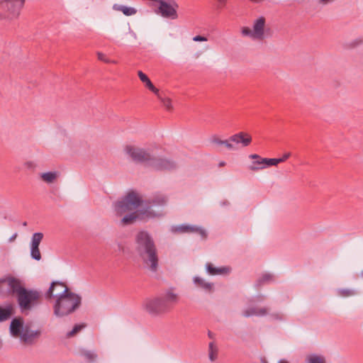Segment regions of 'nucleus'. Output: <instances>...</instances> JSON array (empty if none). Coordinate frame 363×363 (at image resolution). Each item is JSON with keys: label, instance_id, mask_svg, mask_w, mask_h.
Instances as JSON below:
<instances>
[{"label": "nucleus", "instance_id": "obj_1", "mask_svg": "<svg viewBox=\"0 0 363 363\" xmlns=\"http://www.w3.org/2000/svg\"><path fill=\"white\" fill-rule=\"evenodd\" d=\"M8 281V291L15 295L18 308L21 313L28 315L37 309L42 303V293L35 289L25 287L22 281L16 277H11Z\"/></svg>", "mask_w": 363, "mask_h": 363}, {"label": "nucleus", "instance_id": "obj_2", "mask_svg": "<svg viewBox=\"0 0 363 363\" xmlns=\"http://www.w3.org/2000/svg\"><path fill=\"white\" fill-rule=\"evenodd\" d=\"M134 250L144 267L151 272H157L159 267V257L155 240L146 230L138 232L135 236Z\"/></svg>", "mask_w": 363, "mask_h": 363}, {"label": "nucleus", "instance_id": "obj_3", "mask_svg": "<svg viewBox=\"0 0 363 363\" xmlns=\"http://www.w3.org/2000/svg\"><path fill=\"white\" fill-rule=\"evenodd\" d=\"M124 152L133 162L141 163L155 170H173L177 168V164L172 160L157 157L150 149L140 147L133 145H127Z\"/></svg>", "mask_w": 363, "mask_h": 363}, {"label": "nucleus", "instance_id": "obj_4", "mask_svg": "<svg viewBox=\"0 0 363 363\" xmlns=\"http://www.w3.org/2000/svg\"><path fill=\"white\" fill-rule=\"evenodd\" d=\"M167 198L164 195H156L150 199L145 201L143 207L136 211L125 215L121 220L122 225L133 224L136 220H147L163 215L162 208L167 203Z\"/></svg>", "mask_w": 363, "mask_h": 363}, {"label": "nucleus", "instance_id": "obj_5", "mask_svg": "<svg viewBox=\"0 0 363 363\" xmlns=\"http://www.w3.org/2000/svg\"><path fill=\"white\" fill-rule=\"evenodd\" d=\"M61 296L55 299L53 305V313L56 317L69 315L77 310L82 304V296L65 288L60 292Z\"/></svg>", "mask_w": 363, "mask_h": 363}, {"label": "nucleus", "instance_id": "obj_6", "mask_svg": "<svg viewBox=\"0 0 363 363\" xmlns=\"http://www.w3.org/2000/svg\"><path fill=\"white\" fill-rule=\"evenodd\" d=\"M145 204L139 196L134 191L127 194L122 199L113 203V207L117 216H122L123 213L135 210L138 207H143Z\"/></svg>", "mask_w": 363, "mask_h": 363}, {"label": "nucleus", "instance_id": "obj_7", "mask_svg": "<svg viewBox=\"0 0 363 363\" xmlns=\"http://www.w3.org/2000/svg\"><path fill=\"white\" fill-rule=\"evenodd\" d=\"M143 307L152 316H159L169 312L160 296L146 299Z\"/></svg>", "mask_w": 363, "mask_h": 363}, {"label": "nucleus", "instance_id": "obj_8", "mask_svg": "<svg viewBox=\"0 0 363 363\" xmlns=\"http://www.w3.org/2000/svg\"><path fill=\"white\" fill-rule=\"evenodd\" d=\"M158 2L160 4L158 7L159 13L162 17L171 19L177 18V9L179 7V5L174 0H169V3L164 0H158Z\"/></svg>", "mask_w": 363, "mask_h": 363}, {"label": "nucleus", "instance_id": "obj_9", "mask_svg": "<svg viewBox=\"0 0 363 363\" xmlns=\"http://www.w3.org/2000/svg\"><path fill=\"white\" fill-rule=\"evenodd\" d=\"M24 4L25 0H3L0 1V9L6 11L12 17H17Z\"/></svg>", "mask_w": 363, "mask_h": 363}, {"label": "nucleus", "instance_id": "obj_10", "mask_svg": "<svg viewBox=\"0 0 363 363\" xmlns=\"http://www.w3.org/2000/svg\"><path fill=\"white\" fill-rule=\"evenodd\" d=\"M172 231L174 233H195L201 235L202 238H205L207 236L206 232L202 228L196 225L183 224L178 226H174Z\"/></svg>", "mask_w": 363, "mask_h": 363}, {"label": "nucleus", "instance_id": "obj_11", "mask_svg": "<svg viewBox=\"0 0 363 363\" xmlns=\"http://www.w3.org/2000/svg\"><path fill=\"white\" fill-rule=\"evenodd\" d=\"M266 20L263 16H259L253 22L252 33L256 40H262L264 38V28Z\"/></svg>", "mask_w": 363, "mask_h": 363}, {"label": "nucleus", "instance_id": "obj_12", "mask_svg": "<svg viewBox=\"0 0 363 363\" xmlns=\"http://www.w3.org/2000/svg\"><path fill=\"white\" fill-rule=\"evenodd\" d=\"M65 288L68 287L64 283L61 281H53L45 294L46 298H58L59 296H61L60 292L63 291Z\"/></svg>", "mask_w": 363, "mask_h": 363}, {"label": "nucleus", "instance_id": "obj_13", "mask_svg": "<svg viewBox=\"0 0 363 363\" xmlns=\"http://www.w3.org/2000/svg\"><path fill=\"white\" fill-rule=\"evenodd\" d=\"M160 297L164 302L168 311H170L173 306L177 304L179 300V295L174 293L172 289L166 291Z\"/></svg>", "mask_w": 363, "mask_h": 363}, {"label": "nucleus", "instance_id": "obj_14", "mask_svg": "<svg viewBox=\"0 0 363 363\" xmlns=\"http://www.w3.org/2000/svg\"><path fill=\"white\" fill-rule=\"evenodd\" d=\"M230 141H232L235 146L241 144L242 147H247L252 142V138L247 133L239 132L230 136Z\"/></svg>", "mask_w": 363, "mask_h": 363}, {"label": "nucleus", "instance_id": "obj_15", "mask_svg": "<svg viewBox=\"0 0 363 363\" xmlns=\"http://www.w3.org/2000/svg\"><path fill=\"white\" fill-rule=\"evenodd\" d=\"M40 334V330H30L28 325L25 326L24 330L21 334L20 340L26 344H32L35 338Z\"/></svg>", "mask_w": 363, "mask_h": 363}, {"label": "nucleus", "instance_id": "obj_16", "mask_svg": "<svg viewBox=\"0 0 363 363\" xmlns=\"http://www.w3.org/2000/svg\"><path fill=\"white\" fill-rule=\"evenodd\" d=\"M249 158L252 160L251 164L248 166V169L253 172H257L265 169L264 158L257 154H252L249 155Z\"/></svg>", "mask_w": 363, "mask_h": 363}, {"label": "nucleus", "instance_id": "obj_17", "mask_svg": "<svg viewBox=\"0 0 363 363\" xmlns=\"http://www.w3.org/2000/svg\"><path fill=\"white\" fill-rule=\"evenodd\" d=\"M25 326L22 318H15L10 323V333L14 337H21Z\"/></svg>", "mask_w": 363, "mask_h": 363}, {"label": "nucleus", "instance_id": "obj_18", "mask_svg": "<svg viewBox=\"0 0 363 363\" xmlns=\"http://www.w3.org/2000/svg\"><path fill=\"white\" fill-rule=\"evenodd\" d=\"M269 308L267 307H250L242 311V315L248 318L251 316L263 317L268 314Z\"/></svg>", "mask_w": 363, "mask_h": 363}, {"label": "nucleus", "instance_id": "obj_19", "mask_svg": "<svg viewBox=\"0 0 363 363\" xmlns=\"http://www.w3.org/2000/svg\"><path fill=\"white\" fill-rule=\"evenodd\" d=\"M14 313L15 308L12 303H7L4 306H0V323L9 320Z\"/></svg>", "mask_w": 363, "mask_h": 363}, {"label": "nucleus", "instance_id": "obj_20", "mask_svg": "<svg viewBox=\"0 0 363 363\" xmlns=\"http://www.w3.org/2000/svg\"><path fill=\"white\" fill-rule=\"evenodd\" d=\"M112 9L114 11L122 12L126 16H133L137 13V9L133 7H129L118 4H113Z\"/></svg>", "mask_w": 363, "mask_h": 363}, {"label": "nucleus", "instance_id": "obj_21", "mask_svg": "<svg viewBox=\"0 0 363 363\" xmlns=\"http://www.w3.org/2000/svg\"><path fill=\"white\" fill-rule=\"evenodd\" d=\"M138 75L141 82L145 84L147 88H148L154 94H157L159 89L153 85L149 77L145 73H143L142 71H138Z\"/></svg>", "mask_w": 363, "mask_h": 363}, {"label": "nucleus", "instance_id": "obj_22", "mask_svg": "<svg viewBox=\"0 0 363 363\" xmlns=\"http://www.w3.org/2000/svg\"><path fill=\"white\" fill-rule=\"evenodd\" d=\"M207 272L211 275L222 274L229 272L228 267H215L211 263L206 264Z\"/></svg>", "mask_w": 363, "mask_h": 363}, {"label": "nucleus", "instance_id": "obj_23", "mask_svg": "<svg viewBox=\"0 0 363 363\" xmlns=\"http://www.w3.org/2000/svg\"><path fill=\"white\" fill-rule=\"evenodd\" d=\"M158 99L162 103V106L167 110V111H172L173 109V106L172 104V100L166 96V95L164 93H161L160 90H158L157 94H155Z\"/></svg>", "mask_w": 363, "mask_h": 363}, {"label": "nucleus", "instance_id": "obj_24", "mask_svg": "<svg viewBox=\"0 0 363 363\" xmlns=\"http://www.w3.org/2000/svg\"><path fill=\"white\" fill-rule=\"evenodd\" d=\"M194 283L197 286L204 289L206 291H211L213 288V284L206 282L204 279L199 277H194Z\"/></svg>", "mask_w": 363, "mask_h": 363}, {"label": "nucleus", "instance_id": "obj_25", "mask_svg": "<svg viewBox=\"0 0 363 363\" xmlns=\"http://www.w3.org/2000/svg\"><path fill=\"white\" fill-rule=\"evenodd\" d=\"M57 172H48L40 174V177L48 184L53 183L57 178Z\"/></svg>", "mask_w": 363, "mask_h": 363}, {"label": "nucleus", "instance_id": "obj_26", "mask_svg": "<svg viewBox=\"0 0 363 363\" xmlns=\"http://www.w3.org/2000/svg\"><path fill=\"white\" fill-rule=\"evenodd\" d=\"M274 281V277L273 274L269 273H265L263 274L257 281L256 286L257 287L260 286L261 285L266 284V283H270Z\"/></svg>", "mask_w": 363, "mask_h": 363}, {"label": "nucleus", "instance_id": "obj_27", "mask_svg": "<svg viewBox=\"0 0 363 363\" xmlns=\"http://www.w3.org/2000/svg\"><path fill=\"white\" fill-rule=\"evenodd\" d=\"M43 238V234L42 233H33L31 238L30 247H39Z\"/></svg>", "mask_w": 363, "mask_h": 363}, {"label": "nucleus", "instance_id": "obj_28", "mask_svg": "<svg viewBox=\"0 0 363 363\" xmlns=\"http://www.w3.org/2000/svg\"><path fill=\"white\" fill-rule=\"evenodd\" d=\"M218 348L213 342L208 345V357L211 362H213L217 358Z\"/></svg>", "mask_w": 363, "mask_h": 363}, {"label": "nucleus", "instance_id": "obj_29", "mask_svg": "<svg viewBox=\"0 0 363 363\" xmlns=\"http://www.w3.org/2000/svg\"><path fill=\"white\" fill-rule=\"evenodd\" d=\"M307 363H325V360L322 356L312 354L308 357Z\"/></svg>", "mask_w": 363, "mask_h": 363}, {"label": "nucleus", "instance_id": "obj_30", "mask_svg": "<svg viewBox=\"0 0 363 363\" xmlns=\"http://www.w3.org/2000/svg\"><path fill=\"white\" fill-rule=\"evenodd\" d=\"M30 257L37 261L41 259V254L39 250V247H30Z\"/></svg>", "mask_w": 363, "mask_h": 363}, {"label": "nucleus", "instance_id": "obj_31", "mask_svg": "<svg viewBox=\"0 0 363 363\" xmlns=\"http://www.w3.org/2000/svg\"><path fill=\"white\" fill-rule=\"evenodd\" d=\"M85 325L84 324H77L75 325L72 330L69 332L67 333V337H72L74 336V335H76L77 333H79L82 329H83L84 328H85Z\"/></svg>", "mask_w": 363, "mask_h": 363}, {"label": "nucleus", "instance_id": "obj_32", "mask_svg": "<svg viewBox=\"0 0 363 363\" xmlns=\"http://www.w3.org/2000/svg\"><path fill=\"white\" fill-rule=\"evenodd\" d=\"M338 294L341 296L347 297L354 296L356 294L355 291L348 289H338Z\"/></svg>", "mask_w": 363, "mask_h": 363}, {"label": "nucleus", "instance_id": "obj_33", "mask_svg": "<svg viewBox=\"0 0 363 363\" xmlns=\"http://www.w3.org/2000/svg\"><path fill=\"white\" fill-rule=\"evenodd\" d=\"M265 168L271 166H277L280 163V160L278 158H264Z\"/></svg>", "mask_w": 363, "mask_h": 363}, {"label": "nucleus", "instance_id": "obj_34", "mask_svg": "<svg viewBox=\"0 0 363 363\" xmlns=\"http://www.w3.org/2000/svg\"><path fill=\"white\" fill-rule=\"evenodd\" d=\"M82 355L87 359L89 360V362H94L96 358L97 357V355L94 353L93 352L91 351H84L82 352Z\"/></svg>", "mask_w": 363, "mask_h": 363}, {"label": "nucleus", "instance_id": "obj_35", "mask_svg": "<svg viewBox=\"0 0 363 363\" xmlns=\"http://www.w3.org/2000/svg\"><path fill=\"white\" fill-rule=\"evenodd\" d=\"M267 315H269L270 318L274 320L281 321V320H284V314L281 313H279V312H274V313H268Z\"/></svg>", "mask_w": 363, "mask_h": 363}, {"label": "nucleus", "instance_id": "obj_36", "mask_svg": "<svg viewBox=\"0 0 363 363\" xmlns=\"http://www.w3.org/2000/svg\"><path fill=\"white\" fill-rule=\"evenodd\" d=\"M223 145H225V147L229 150H236L238 148V146H235V145L230 141V137H229L228 139L223 140Z\"/></svg>", "mask_w": 363, "mask_h": 363}, {"label": "nucleus", "instance_id": "obj_37", "mask_svg": "<svg viewBox=\"0 0 363 363\" xmlns=\"http://www.w3.org/2000/svg\"><path fill=\"white\" fill-rule=\"evenodd\" d=\"M241 33H242V35H244V36H249V37H250L252 39H256L255 38V35H254L253 33H252V30H251L248 27H243L242 28Z\"/></svg>", "mask_w": 363, "mask_h": 363}, {"label": "nucleus", "instance_id": "obj_38", "mask_svg": "<svg viewBox=\"0 0 363 363\" xmlns=\"http://www.w3.org/2000/svg\"><path fill=\"white\" fill-rule=\"evenodd\" d=\"M114 250L116 252H118L120 253H123L125 252V245L123 242H117L116 243V247L114 248Z\"/></svg>", "mask_w": 363, "mask_h": 363}, {"label": "nucleus", "instance_id": "obj_39", "mask_svg": "<svg viewBox=\"0 0 363 363\" xmlns=\"http://www.w3.org/2000/svg\"><path fill=\"white\" fill-rule=\"evenodd\" d=\"M211 143L218 145H223V140L219 139L216 135H213L210 139Z\"/></svg>", "mask_w": 363, "mask_h": 363}, {"label": "nucleus", "instance_id": "obj_40", "mask_svg": "<svg viewBox=\"0 0 363 363\" xmlns=\"http://www.w3.org/2000/svg\"><path fill=\"white\" fill-rule=\"evenodd\" d=\"M192 40L195 42H204L208 40L206 37L202 35H196Z\"/></svg>", "mask_w": 363, "mask_h": 363}, {"label": "nucleus", "instance_id": "obj_41", "mask_svg": "<svg viewBox=\"0 0 363 363\" xmlns=\"http://www.w3.org/2000/svg\"><path fill=\"white\" fill-rule=\"evenodd\" d=\"M97 55H98V59L101 61H103V62H105L106 63H110L111 62V60H109L108 59H107L105 55L101 53V52H98L97 53Z\"/></svg>", "mask_w": 363, "mask_h": 363}, {"label": "nucleus", "instance_id": "obj_42", "mask_svg": "<svg viewBox=\"0 0 363 363\" xmlns=\"http://www.w3.org/2000/svg\"><path fill=\"white\" fill-rule=\"evenodd\" d=\"M291 156L290 152H286L283 155V156L280 158H278V160H280V163L285 162L289 157Z\"/></svg>", "mask_w": 363, "mask_h": 363}, {"label": "nucleus", "instance_id": "obj_43", "mask_svg": "<svg viewBox=\"0 0 363 363\" xmlns=\"http://www.w3.org/2000/svg\"><path fill=\"white\" fill-rule=\"evenodd\" d=\"M13 277V276H7L4 278L0 279V284L1 283H6L8 284V281L6 280L9 278Z\"/></svg>", "mask_w": 363, "mask_h": 363}, {"label": "nucleus", "instance_id": "obj_44", "mask_svg": "<svg viewBox=\"0 0 363 363\" xmlns=\"http://www.w3.org/2000/svg\"><path fill=\"white\" fill-rule=\"evenodd\" d=\"M17 236H18V234H17L16 233H14V234H13V235H12V236L9 239V242H13V241L16 240V238H17Z\"/></svg>", "mask_w": 363, "mask_h": 363}, {"label": "nucleus", "instance_id": "obj_45", "mask_svg": "<svg viewBox=\"0 0 363 363\" xmlns=\"http://www.w3.org/2000/svg\"><path fill=\"white\" fill-rule=\"evenodd\" d=\"M334 0H319V2L321 3V4H326L332 2Z\"/></svg>", "mask_w": 363, "mask_h": 363}, {"label": "nucleus", "instance_id": "obj_46", "mask_svg": "<svg viewBox=\"0 0 363 363\" xmlns=\"http://www.w3.org/2000/svg\"><path fill=\"white\" fill-rule=\"evenodd\" d=\"M217 1H218V2L220 5L224 6V5L225 4V3H226V1H227V0H217Z\"/></svg>", "mask_w": 363, "mask_h": 363}, {"label": "nucleus", "instance_id": "obj_47", "mask_svg": "<svg viewBox=\"0 0 363 363\" xmlns=\"http://www.w3.org/2000/svg\"><path fill=\"white\" fill-rule=\"evenodd\" d=\"M208 335L210 338L213 339L214 337H213V334L211 332V331H208Z\"/></svg>", "mask_w": 363, "mask_h": 363}, {"label": "nucleus", "instance_id": "obj_48", "mask_svg": "<svg viewBox=\"0 0 363 363\" xmlns=\"http://www.w3.org/2000/svg\"><path fill=\"white\" fill-rule=\"evenodd\" d=\"M278 363H289L287 362L286 361L284 360V359H280Z\"/></svg>", "mask_w": 363, "mask_h": 363}, {"label": "nucleus", "instance_id": "obj_49", "mask_svg": "<svg viewBox=\"0 0 363 363\" xmlns=\"http://www.w3.org/2000/svg\"><path fill=\"white\" fill-rule=\"evenodd\" d=\"M225 164V162H220L219 163V166H220V167H223V166H224Z\"/></svg>", "mask_w": 363, "mask_h": 363}, {"label": "nucleus", "instance_id": "obj_50", "mask_svg": "<svg viewBox=\"0 0 363 363\" xmlns=\"http://www.w3.org/2000/svg\"><path fill=\"white\" fill-rule=\"evenodd\" d=\"M257 298H259L258 301H262L264 299L263 296H259Z\"/></svg>", "mask_w": 363, "mask_h": 363}, {"label": "nucleus", "instance_id": "obj_51", "mask_svg": "<svg viewBox=\"0 0 363 363\" xmlns=\"http://www.w3.org/2000/svg\"><path fill=\"white\" fill-rule=\"evenodd\" d=\"M228 204V201H224L221 203V205H227Z\"/></svg>", "mask_w": 363, "mask_h": 363}, {"label": "nucleus", "instance_id": "obj_52", "mask_svg": "<svg viewBox=\"0 0 363 363\" xmlns=\"http://www.w3.org/2000/svg\"><path fill=\"white\" fill-rule=\"evenodd\" d=\"M23 226H26V225H27V222H26V221H25V222H23Z\"/></svg>", "mask_w": 363, "mask_h": 363}, {"label": "nucleus", "instance_id": "obj_53", "mask_svg": "<svg viewBox=\"0 0 363 363\" xmlns=\"http://www.w3.org/2000/svg\"><path fill=\"white\" fill-rule=\"evenodd\" d=\"M361 274H362V277H363V271L362 272Z\"/></svg>", "mask_w": 363, "mask_h": 363}]
</instances>
